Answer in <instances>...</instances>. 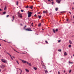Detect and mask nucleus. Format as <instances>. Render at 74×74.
Wrapping results in <instances>:
<instances>
[{
    "label": "nucleus",
    "mask_w": 74,
    "mask_h": 74,
    "mask_svg": "<svg viewBox=\"0 0 74 74\" xmlns=\"http://www.w3.org/2000/svg\"><path fill=\"white\" fill-rule=\"evenodd\" d=\"M1 61L3 63H5L7 64V61L5 60H4V59H1Z\"/></svg>",
    "instance_id": "f257e3e1"
},
{
    "label": "nucleus",
    "mask_w": 74,
    "mask_h": 74,
    "mask_svg": "<svg viewBox=\"0 0 74 74\" xmlns=\"http://www.w3.org/2000/svg\"><path fill=\"white\" fill-rule=\"evenodd\" d=\"M25 30L26 31H28L29 32H32V31L30 28H28L26 29Z\"/></svg>",
    "instance_id": "f03ea898"
},
{
    "label": "nucleus",
    "mask_w": 74,
    "mask_h": 74,
    "mask_svg": "<svg viewBox=\"0 0 74 74\" xmlns=\"http://www.w3.org/2000/svg\"><path fill=\"white\" fill-rule=\"evenodd\" d=\"M32 13L31 12H29L28 14V17H30V16H32Z\"/></svg>",
    "instance_id": "7ed1b4c3"
},
{
    "label": "nucleus",
    "mask_w": 74,
    "mask_h": 74,
    "mask_svg": "<svg viewBox=\"0 0 74 74\" xmlns=\"http://www.w3.org/2000/svg\"><path fill=\"white\" fill-rule=\"evenodd\" d=\"M18 18H22V14H19L18 15Z\"/></svg>",
    "instance_id": "20e7f679"
},
{
    "label": "nucleus",
    "mask_w": 74,
    "mask_h": 74,
    "mask_svg": "<svg viewBox=\"0 0 74 74\" xmlns=\"http://www.w3.org/2000/svg\"><path fill=\"white\" fill-rule=\"evenodd\" d=\"M21 60L22 61V62H23V63H26V62H27V61H24V60Z\"/></svg>",
    "instance_id": "39448f33"
},
{
    "label": "nucleus",
    "mask_w": 74,
    "mask_h": 74,
    "mask_svg": "<svg viewBox=\"0 0 74 74\" xmlns=\"http://www.w3.org/2000/svg\"><path fill=\"white\" fill-rule=\"evenodd\" d=\"M60 1H61V0H56V2H57L58 3H60Z\"/></svg>",
    "instance_id": "423d86ee"
},
{
    "label": "nucleus",
    "mask_w": 74,
    "mask_h": 74,
    "mask_svg": "<svg viewBox=\"0 0 74 74\" xmlns=\"http://www.w3.org/2000/svg\"><path fill=\"white\" fill-rule=\"evenodd\" d=\"M25 71H26V72H27V73H29V71L28 69H25Z\"/></svg>",
    "instance_id": "0eeeda50"
},
{
    "label": "nucleus",
    "mask_w": 74,
    "mask_h": 74,
    "mask_svg": "<svg viewBox=\"0 0 74 74\" xmlns=\"http://www.w3.org/2000/svg\"><path fill=\"white\" fill-rule=\"evenodd\" d=\"M69 42L70 44H73V43L70 40H69Z\"/></svg>",
    "instance_id": "6e6552de"
},
{
    "label": "nucleus",
    "mask_w": 74,
    "mask_h": 74,
    "mask_svg": "<svg viewBox=\"0 0 74 74\" xmlns=\"http://www.w3.org/2000/svg\"><path fill=\"white\" fill-rule=\"evenodd\" d=\"M29 8H31V10H33V6H30Z\"/></svg>",
    "instance_id": "1a4fd4ad"
},
{
    "label": "nucleus",
    "mask_w": 74,
    "mask_h": 74,
    "mask_svg": "<svg viewBox=\"0 0 74 74\" xmlns=\"http://www.w3.org/2000/svg\"><path fill=\"white\" fill-rule=\"evenodd\" d=\"M47 13V11H43V13L45 14L46 13Z\"/></svg>",
    "instance_id": "9d476101"
},
{
    "label": "nucleus",
    "mask_w": 74,
    "mask_h": 74,
    "mask_svg": "<svg viewBox=\"0 0 74 74\" xmlns=\"http://www.w3.org/2000/svg\"><path fill=\"white\" fill-rule=\"evenodd\" d=\"M45 42H46V44H49L48 42V41L47 40H46L45 41Z\"/></svg>",
    "instance_id": "9b49d317"
},
{
    "label": "nucleus",
    "mask_w": 74,
    "mask_h": 74,
    "mask_svg": "<svg viewBox=\"0 0 74 74\" xmlns=\"http://www.w3.org/2000/svg\"><path fill=\"white\" fill-rule=\"evenodd\" d=\"M34 69H35V70H36L37 69V68L36 67H34Z\"/></svg>",
    "instance_id": "f8f14e48"
},
{
    "label": "nucleus",
    "mask_w": 74,
    "mask_h": 74,
    "mask_svg": "<svg viewBox=\"0 0 74 74\" xmlns=\"http://www.w3.org/2000/svg\"><path fill=\"white\" fill-rule=\"evenodd\" d=\"M51 4L52 5H53V4H55V3L53 2H51Z\"/></svg>",
    "instance_id": "ddd939ff"
},
{
    "label": "nucleus",
    "mask_w": 74,
    "mask_h": 74,
    "mask_svg": "<svg viewBox=\"0 0 74 74\" xmlns=\"http://www.w3.org/2000/svg\"><path fill=\"white\" fill-rule=\"evenodd\" d=\"M26 25H25L24 27L23 28V29H24V30H26V29H25V28H26Z\"/></svg>",
    "instance_id": "4468645a"
},
{
    "label": "nucleus",
    "mask_w": 74,
    "mask_h": 74,
    "mask_svg": "<svg viewBox=\"0 0 74 74\" xmlns=\"http://www.w3.org/2000/svg\"><path fill=\"white\" fill-rule=\"evenodd\" d=\"M45 71L46 73H48V71L47 70H45Z\"/></svg>",
    "instance_id": "2eb2a0df"
},
{
    "label": "nucleus",
    "mask_w": 74,
    "mask_h": 74,
    "mask_svg": "<svg viewBox=\"0 0 74 74\" xmlns=\"http://www.w3.org/2000/svg\"><path fill=\"white\" fill-rule=\"evenodd\" d=\"M41 23H40L39 24H38V26H41Z\"/></svg>",
    "instance_id": "dca6fc26"
},
{
    "label": "nucleus",
    "mask_w": 74,
    "mask_h": 74,
    "mask_svg": "<svg viewBox=\"0 0 74 74\" xmlns=\"http://www.w3.org/2000/svg\"><path fill=\"white\" fill-rule=\"evenodd\" d=\"M64 55L65 56L67 55V53H66V52H65L64 53Z\"/></svg>",
    "instance_id": "f3484780"
},
{
    "label": "nucleus",
    "mask_w": 74,
    "mask_h": 74,
    "mask_svg": "<svg viewBox=\"0 0 74 74\" xmlns=\"http://www.w3.org/2000/svg\"><path fill=\"white\" fill-rule=\"evenodd\" d=\"M6 13V12H3V14H5Z\"/></svg>",
    "instance_id": "a211bd4d"
},
{
    "label": "nucleus",
    "mask_w": 74,
    "mask_h": 74,
    "mask_svg": "<svg viewBox=\"0 0 74 74\" xmlns=\"http://www.w3.org/2000/svg\"><path fill=\"white\" fill-rule=\"evenodd\" d=\"M58 8H56V9H55L56 11H58Z\"/></svg>",
    "instance_id": "6ab92c4d"
},
{
    "label": "nucleus",
    "mask_w": 74,
    "mask_h": 74,
    "mask_svg": "<svg viewBox=\"0 0 74 74\" xmlns=\"http://www.w3.org/2000/svg\"><path fill=\"white\" fill-rule=\"evenodd\" d=\"M29 65L30 66H32V64H31V63H30L29 64Z\"/></svg>",
    "instance_id": "aec40b11"
},
{
    "label": "nucleus",
    "mask_w": 74,
    "mask_h": 74,
    "mask_svg": "<svg viewBox=\"0 0 74 74\" xmlns=\"http://www.w3.org/2000/svg\"><path fill=\"white\" fill-rule=\"evenodd\" d=\"M12 18L13 20H14V19H15V17H14V16H12Z\"/></svg>",
    "instance_id": "412c9836"
},
{
    "label": "nucleus",
    "mask_w": 74,
    "mask_h": 74,
    "mask_svg": "<svg viewBox=\"0 0 74 74\" xmlns=\"http://www.w3.org/2000/svg\"><path fill=\"white\" fill-rule=\"evenodd\" d=\"M58 51L59 52H61V51H62V50H61V49H59V50H58Z\"/></svg>",
    "instance_id": "4be33fe9"
},
{
    "label": "nucleus",
    "mask_w": 74,
    "mask_h": 74,
    "mask_svg": "<svg viewBox=\"0 0 74 74\" xmlns=\"http://www.w3.org/2000/svg\"><path fill=\"white\" fill-rule=\"evenodd\" d=\"M71 47V45H69V48H70Z\"/></svg>",
    "instance_id": "5701e85b"
},
{
    "label": "nucleus",
    "mask_w": 74,
    "mask_h": 74,
    "mask_svg": "<svg viewBox=\"0 0 74 74\" xmlns=\"http://www.w3.org/2000/svg\"><path fill=\"white\" fill-rule=\"evenodd\" d=\"M26 8H29V6L27 5V7H25Z\"/></svg>",
    "instance_id": "b1692460"
},
{
    "label": "nucleus",
    "mask_w": 74,
    "mask_h": 74,
    "mask_svg": "<svg viewBox=\"0 0 74 74\" xmlns=\"http://www.w3.org/2000/svg\"><path fill=\"white\" fill-rule=\"evenodd\" d=\"M53 32H54V33H55V29H53Z\"/></svg>",
    "instance_id": "393cba45"
},
{
    "label": "nucleus",
    "mask_w": 74,
    "mask_h": 74,
    "mask_svg": "<svg viewBox=\"0 0 74 74\" xmlns=\"http://www.w3.org/2000/svg\"><path fill=\"white\" fill-rule=\"evenodd\" d=\"M38 18H39V19H40L41 18V16H39Z\"/></svg>",
    "instance_id": "a878e982"
},
{
    "label": "nucleus",
    "mask_w": 74,
    "mask_h": 74,
    "mask_svg": "<svg viewBox=\"0 0 74 74\" xmlns=\"http://www.w3.org/2000/svg\"><path fill=\"white\" fill-rule=\"evenodd\" d=\"M16 5H18V1H16Z\"/></svg>",
    "instance_id": "bb28decb"
},
{
    "label": "nucleus",
    "mask_w": 74,
    "mask_h": 74,
    "mask_svg": "<svg viewBox=\"0 0 74 74\" xmlns=\"http://www.w3.org/2000/svg\"><path fill=\"white\" fill-rule=\"evenodd\" d=\"M16 62H17V63H18V64H19V62H18V61L16 60Z\"/></svg>",
    "instance_id": "cd10ccee"
},
{
    "label": "nucleus",
    "mask_w": 74,
    "mask_h": 74,
    "mask_svg": "<svg viewBox=\"0 0 74 74\" xmlns=\"http://www.w3.org/2000/svg\"><path fill=\"white\" fill-rule=\"evenodd\" d=\"M69 63H70V64H71V63L72 64H73V62H70V61H69Z\"/></svg>",
    "instance_id": "c85d7f7f"
},
{
    "label": "nucleus",
    "mask_w": 74,
    "mask_h": 74,
    "mask_svg": "<svg viewBox=\"0 0 74 74\" xmlns=\"http://www.w3.org/2000/svg\"><path fill=\"white\" fill-rule=\"evenodd\" d=\"M4 10H7V8H6V7H5Z\"/></svg>",
    "instance_id": "c756f323"
},
{
    "label": "nucleus",
    "mask_w": 74,
    "mask_h": 74,
    "mask_svg": "<svg viewBox=\"0 0 74 74\" xmlns=\"http://www.w3.org/2000/svg\"><path fill=\"white\" fill-rule=\"evenodd\" d=\"M58 29H56V32H58Z\"/></svg>",
    "instance_id": "7c9ffc66"
},
{
    "label": "nucleus",
    "mask_w": 74,
    "mask_h": 74,
    "mask_svg": "<svg viewBox=\"0 0 74 74\" xmlns=\"http://www.w3.org/2000/svg\"><path fill=\"white\" fill-rule=\"evenodd\" d=\"M60 41H61V40H59L58 41V42H60Z\"/></svg>",
    "instance_id": "2f4dec72"
},
{
    "label": "nucleus",
    "mask_w": 74,
    "mask_h": 74,
    "mask_svg": "<svg viewBox=\"0 0 74 74\" xmlns=\"http://www.w3.org/2000/svg\"><path fill=\"white\" fill-rule=\"evenodd\" d=\"M71 69L69 71V73H71Z\"/></svg>",
    "instance_id": "473e14b6"
},
{
    "label": "nucleus",
    "mask_w": 74,
    "mask_h": 74,
    "mask_svg": "<svg viewBox=\"0 0 74 74\" xmlns=\"http://www.w3.org/2000/svg\"><path fill=\"white\" fill-rule=\"evenodd\" d=\"M20 70L21 71V72L20 73V74H21V73H22V70H21V69H20Z\"/></svg>",
    "instance_id": "72a5a7b5"
},
{
    "label": "nucleus",
    "mask_w": 74,
    "mask_h": 74,
    "mask_svg": "<svg viewBox=\"0 0 74 74\" xmlns=\"http://www.w3.org/2000/svg\"><path fill=\"white\" fill-rule=\"evenodd\" d=\"M12 49H14V51H15V52H16V50L15 49H14L13 48H12Z\"/></svg>",
    "instance_id": "f704fd0d"
},
{
    "label": "nucleus",
    "mask_w": 74,
    "mask_h": 74,
    "mask_svg": "<svg viewBox=\"0 0 74 74\" xmlns=\"http://www.w3.org/2000/svg\"><path fill=\"white\" fill-rule=\"evenodd\" d=\"M10 57L11 58V59H12V60H13V58H12V57L11 56Z\"/></svg>",
    "instance_id": "c9c22d12"
},
{
    "label": "nucleus",
    "mask_w": 74,
    "mask_h": 74,
    "mask_svg": "<svg viewBox=\"0 0 74 74\" xmlns=\"http://www.w3.org/2000/svg\"><path fill=\"white\" fill-rule=\"evenodd\" d=\"M58 74H60V72L59 71L58 72Z\"/></svg>",
    "instance_id": "e433bc0d"
},
{
    "label": "nucleus",
    "mask_w": 74,
    "mask_h": 74,
    "mask_svg": "<svg viewBox=\"0 0 74 74\" xmlns=\"http://www.w3.org/2000/svg\"><path fill=\"white\" fill-rule=\"evenodd\" d=\"M9 16V15H7L6 16L7 18H8V17Z\"/></svg>",
    "instance_id": "4c0bfd02"
},
{
    "label": "nucleus",
    "mask_w": 74,
    "mask_h": 74,
    "mask_svg": "<svg viewBox=\"0 0 74 74\" xmlns=\"http://www.w3.org/2000/svg\"><path fill=\"white\" fill-rule=\"evenodd\" d=\"M21 12H23V10H21Z\"/></svg>",
    "instance_id": "58836bf2"
},
{
    "label": "nucleus",
    "mask_w": 74,
    "mask_h": 74,
    "mask_svg": "<svg viewBox=\"0 0 74 74\" xmlns=\"http://www.w3.org/2000/svg\"><path fill=\"white\" fill-rule=\"evenodd\" d=\"M69 12L70 13V14H71V13L70 12Z\"/></svg>",
    "instance_id": "ea45409f"
},
{
    "label": "nucleus",
    "mask_w": 74,
    "mask_h": 74,
    "mask_svg": "<svg viewBox=\"0 0 74 74\" xmlns=\"http://www.w3.org/2000/svg\"><path fill=\"white\" fill-rule=\"evenodd\" d=\"M48 1H50V2H51V1L50 0H48Z\"/></svg>",
    "instance_id": "a19ab883"
},
{
    "label": "nucleus",
    "mask_w": 74,
    "mask_h": 74,
    "mask_svg": "<svg viewBox=\"0 0 74 74\" xmlns=\"http://www.w3.org/2000/svg\"><path fill=\"white\" fill-rule=\"evenodd\" d=\"M23 53V54H25V53Z\"/></svg>",
    "instance_id": "79ce46f5"
},
{
    "label": "nucleus",
    "mask_w": 74,
    "mask_h": 74,
    "mask_svg": "<svg viewBox=\"0 0 74 74\" xmlns=\"http://www.w3.org/2000/svg\"><path fill=\"white\" fill-rule=\"evenodd\" d=\"M7 54H8V55H10V54L9 53H7Z\"/></svg>",
    "instance_id": "37998d69"
},
{
    "label": "nucleus",
    "mask_w": 74,
    "mask_h": 74,
    "mask_svg": "<svg viewBox=\"0 0 74 74\" xmlns=\"http://www.w3.org/2000/svg\"><path fill=\"white\" fill-rule=\"evenodd\" d=\"M24 49H25V50L27 49V48L25 49V48H24Z\"/></svg>",
    "instance_id": "c03bdc74"
},
{
    "label": "nucleus",
    "mask_w": 74,
    "mask_h": 74,
    "mask_svg": "<svg viewBox=\"0 0 74 74\" xmlns=\"http://www.w3.org/2000/svg\"><path fill=\"white\" fill-rule=\"evenodd\" d=\"M27 63V64H29V62H26V63Z\"/></svg>",
    "instance_id": "a18cd8bd"
},
{
    "label": "nucleus",
    "mask_w": 74,
    "mask_h": 74,
    "mask_svg": "<svg viewBox=\"0 0 74 74\" xmlns=\"http://www.w3.org/2000/svg\"><path fill=\"white\" fill-rule=\"evenodd\" d=\"M8 42V43H11L10 42Z\"/></svg>",
    "instance_id": "49530a36"
},
{
    "label": "nucleus",
    "mask_w": 74,
    "mask_h": 74,
    "mask_svg": "<svg viewBox=\"0 0 74 74\" xmlns=\"http://www.w3.org/2000/svg\"><path fill=\"white\" fill-rule=\"evenodd\" d=\"M3 41H5V42H7V41H5V40H3Z\"/></svg>",
    "instance_id": "de8ad7c7"
},
{
    "label": "nucleus",
    "mask_w": 74,
    "mask_h": 74,
    "mask_svg": "<svg viewBox=\"0 0 74 74\" xmlns=\"http://www.w3.org/2000/svg\"><path fill=\"white\" fill-rule=\"evenodd\" d=\"M0 11H1V9H0Z\"/></svg>",
    "instance_id": "09e8293b"
},
{
    "label": "nucleus",
    "mask_w": 74,
    "mask_h": 74,
    "mask_svg": "<svg viewBox=\"0 0 74 74\" xmlns=\"http://www.w3.org/2000/svg\"><path fill=\"white\" fill-rule=\"evenodd\" d=\"M51 14H52V13H50L49 14V15H51Z\"/></svg>",
    "instance_id": "8fccbe9b"
},
{
    "label": "nucleus",
    "mask_w": 74,
    "mask_h": 74,
    "mask_svg": "<svg viewBox=\"0 0 74 74\" xmlns=\"http://www.w3.org/2000/svg\"><path fill=\"white\" fill-rule=\"evenodd\" d=\"M51 1H53V0H51Z\"/></svg>",
    "instance_id": "3c124183"
},
{
    "label": "nucleus",
    "mask_w": 74,
    "mask_h": 74,
    "mask_svg": "<svg viewBox=\"0 0 74 74\" xmlns=\"http://www.w3.org/2000/svg\"><path fill=\"white\" fill-rule=\"evenodd\" d=\"M20 25H21V26H23L22 24H21Z\"/></svg>",
    "instance_id": "603ef678"
},
{
    "label": "nucleus",
    "mask_w": 74,
    "mask_h": 74,
    "mask_svg": "<svg viewBox=\"0 0 74 74\" xmlns=\"http://www.w3.org/2000/svg\"><path fill=\"white\" fill-rule=\"evenodd\" d=\"M1 69H0V73L1 72Z\"/></svg>",
    "instance_id": "864d4df0"
},
{
    "label": "nucleus",
    "mask_w": 74,
    "mask_h": 74,
    "mask_svg": "<svg viewBox=\"0 0 74 74\" xmlns=\"http://www.w3.org/2000/svg\"><path fill=\"white\" fill-rule=\"evenodd\" d=\"M18 15H19V12H18L17 13Z\"/></svg>",
    "instance_id": "5fc2aeb1"
},
{
    "label": "nucleus",
    "mask_w": 74,
    "mask_h": 74,
    "mask_svg": "<svg viewBox=\"0 0 74 74\" xmlns=\"http://www.w3.org/2000/svg\"><path fill=\"white\" fill-rule=\"evenodd\" d=\"M14 21V20H13V19L12 20V22H13V21Z\"/></svg>",
    "instance_id": "6e6d98bb"
},
{
    "label": "nucleus",
    "mask_w": 74,
    "mask_h": 74,
    "mask_svg": "<svg viewBox=\"0 0 74 74\" xmlns=\"http://www.w3.org/2000/svg\"><path fill=\"white\" fill-rule=\"evenodd\" d=\"M64 73H65V71L64 70Z\"/></svg>",
    "instance_id": "4d7b16f0"
},
{
    "label": "nucleus",
    "mask_w": 74,
    "mask_h": 74,
    "mask_svg": "<svg viewBox=\"0 0 74 74\" xmlns=\"http://www.w3.org/2000/svg\"><path fill=\"white\" fill-rule=\"evenodd\" d=\"M13 58H14V59H15V57H14L13 56Z\"/></svg>",
    "instance_id": "13d9d810"
},
{
    "label": "nucleus",
    "mask_w": 74,
    "mask_h": 74,
    "mask_svg": "<svg viewBox=\"0 0 74 74\" xmlns=\"http://www.w3.org/2000/svg\"><path fill=\"white\" fill-rule=\"evenodd\" d=\"M33 23H32L31 24V25H33Z\"/></svg>",
    "instance_id": "bf43d9fd"
},
{
    "label": "nucleus",
    "mask_w": 74,
    "mask_h": 74,
    "mask_svg": "<svg viewBox=\"0 0 74 74\" xmlns=\"http://www.w3.org/2000/svg\"><path fill=\"white\" fill-rule=\"evenodd\" d=\"M9 56H10V57H11V55H9Z\"/></svg>",
    "instance_id": "052dcab7"
},
{
    "label": "nucleus",
    "mask_w": 74,
    "mask_h": 74,
    "mask_svg": "<svg viewBox=\"0 0 74 74\" xmlns=\"http://www.w3.org/2000/svg\"><path fill=\"white\" fill-rule=\"evenodd\" d=\"M69 21V19H68L66 20V21Z\"/></svg>",
    "instance_id": "680f3d73"
},
{
    "label": "nucleus",
    "mask_w": 74,
    "mask_h": 74,
    "mask_svg": "<svg viewBox=\"0 0 74 74\" xmlns=\"http://www.w3.org/2000/svg\"><path fill=\"white\" fill-rule=\"evenodd\" d=\"M38 14H40V12H39V13H38Z\"/></svg>",
    "instance_id": "e2e57ef3"
},
{
    "label": "nucleus",
    "mask_w": 74,
    "mask_h": 74,
    "mask_svg": "<svg viewBox=\"0 0 74 74\" xmlns=\"http://www.w3.org/2000/svg\"><path fill=\"white\" fill-rule=\"evenodd\" d=\"M41 62H42V63H43V61H41Z\"/></svg>",
    "instance_id": "0e129e2a"
},
{
    "label": "nucleus",
    "mask_w": 74,
    "mask_h": 74,
    "mask_svg": "<svg viewBox=\"0 0 74 74\" xmlns=\"http://www.w3.org/2000/svg\"><path fill=\"white\" fill-rule=\"evenodd\" d=\"M16 52H17V53L18 52L17 51H16Z\"/></svg>",
    "instance_id": "69168bd1"
},
{
    "label": "nucleus",
    "mask_w": 74,
    "mask_h": 74,
    "mask_svg": "<svg viewBox=\"0 0 74 74\" xmlns=\"http://www.w3.org/2000/svg\"><path fill=\"white\" fill-rule=\"evenodd\" d=\"M74 9V8H72V10H73Z\"/></svg>",
    "instance_id": "338daca9"
},
{
    "label": "nucleus",
    "mask_w": 74,
    "mask_h": 74,
    "mask_svg": "<svg viewBox=\"0 0 74 74\" xmlns=\"http://www.w3.org/2000/svg\"><path fill=\"white\" fill-rule=\"evenodd\" d=\"M73 18H74V16H73Z\"/></svg>",
    "instance_id": "774afa93"
}]
</instances>
